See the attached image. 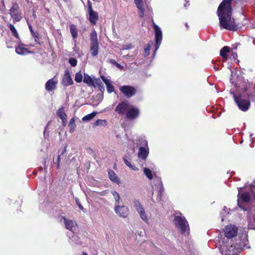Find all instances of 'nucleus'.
Segmentation results:
<instances>
[{"label": "nucleus", "mask_w": 255, "mask_h": 255, "mask_svg": "<svg viewBox=\"0 0 255 255\" xmlns=\"http://www.w3.org/2000/svg\"><path fill=\"white\" fill-rule=\"evenodd\" d=\"M104 123H106V121L102 120H97L94 123V125L96 126H101Z\"/></svg>", "instance_id": "nucleus-45"}, {"label": "nucleus", "mask_w": 255, "mask_h": 255, "mask_svg": "<svg viewBox=\"0 0 255 255\" xmlns=\"http://www.w3.org/2000/svg\"><path fill=\"white\" fill-rule=\"evenodd\" d=\"M253 133H251L250 135V140L252 141V142H253Z\"/></svg>", "instance_id": "nucleus-54"}, {"label": "nucleus", "mask_w": 255, "mask_h": 255, "mask_svg": "<svg viewBox=\"0 0 255 255\" xmlns=\"http://www.w3.org/2000/svg\"><path fill=\"white\" fill-rule=\"evenodd\" d=\"M226 238L224 239L223 243L233 242V238L237 235L238 228L236 226L232 225L227 226L224 230Z\"/></svg>", "instance_id": "nucleus-5"}, {"label": "nucleus", "mask_w": 255, "mask_h": 255, "mask_svg": "<svg viewBox=\"0 0 255 255\" xmlns=\"http://www.w3.org/2000/svg\"><path fill=\"white\" fill-rule=\"evenodd\" d=\"M66 151V147H65L61 151L60 154H59L58 156L57 159V168H60V161L61 159V157L63 155Z\"/></svg>", "instance_id": "nucleus-40"}, {"label": "nucleus", "mask_w": 255, "mask_h": 255, "mask_svg": "<svg viewBox=\"0 0 255 255\" xmlns=\"http://www.w3.org/2000/svg\"><path fill=\"white\" fill-rule=\"evenodd\" d=\"M88 13L89 14V20L90 22L94 25L96 24L99 18L98 13L93 10V9L88 11Z\"/></svg>", "instance_id": "nucleus-17"}, {"label": "nucleus", "mask_w": 255, "mask_h": 255, "mask_svg": "<svg viewBox=\"0 0 255 255\" xmlns=\"http://www.w3.org/2000/svg\"><path fill=\"white\" fill-rule=\"evenodd\" d=\"M140 111L137 108L130 105L126 113V117L128 120H133L138 117Z\"/></svg>", "instance_id": "nucleus-8"}, {"label": "nucleus", "mask_w": 255, "mask_h": 255, "mask_svg": "<svg viewBox=\"0 0 255 255\" xmlns=\"http://www.w3.org/2000/svg\"><path fill=\"white\" fill-rule=\"evenodd\" d=\"M249 229H252V230H255V225L251 223V221H250L249 225Z\"/></svg>", "instance_id": "nucleus-51"}, {"label": "nucleus", "mask_w": 255, "mask_h": 255, "mask_svg": "<svg viewBox=\"0 0 255 255\" xmlns=\"http://www.w3.org/2000/svg\"><path fill=\"white\" fill-rule=\"evenodd\" d=\"M69 63H70L71 66L75 67L77 65V61L74 58H70L69 59Z\"/></svg>", "instance_id": "nucleus-42"}, {"label": "nucleus", "mask_w": 255, "mask_h": 255, "mask_svg": "<svg viewBox=\"0 0 255 255\" xmlns=\"http://www.w3.org/2000/svg\"><path fill=\"white\" fill-rule=\"evenodd\" d=\"M62 125H63V126H65V125H66V120H64V121H62Z\"/></svg>", "instance_id": "nucleus-55"}, {"label": "nucleus", "mask_w": 255, "mask_h": 255, "mask_svg": "<svg viewBox=\"0 0 255 255\" xmlns=\"http://www.w3.org/2000/svg\"><path fill=\"white\" fill-rule=\"evenodd\" d=\"M121 92L127 98H130L134 96L136 93L135 89L130 86H123L120 88Z\"/></svg>", "instance_id": "nucleus-10"}, {"label": "nucleus", "mask_w": 255, "mask_h": 255, "mask_svg": "<svg viewBox=\"0 0 255 255\" xmlns=\"http://www.w3.org/2000/svg\"><path fill=\"white\" fill-rule=\"evenodd\" d=\"M87 6V11L93 10L92 3L89 0H88Z\"/></svg>", "instance_id": "nucleus-48"}, {"label": "nucleus", "mask_w": 255, "mask_h": 255, "mask_svg": "<svg viewBox=\"0 0 255 255\" xmlns=\"http://www.w3.org/2000/svg\"><path fill=\"white\" fill-rule=\"evenodd\" d=\"M111 193L115 199V206L120 205V204L121 202V200L119 194L116 191H112Z\"/></svg>", "instance_id": "nucleus-25"}, {"label": "nucleus", "mask_w": 255, "mask_h": 255, "mask_svg": "<svg viewBox=\"0 0 255 255\" xmlns=\"http://www.w3.org/2000/svg\"><path fill=\"white\" fill-rule=\"evenodd\" d=\"M143 172H144V174H145V175L149 180H151L152 179L153 175H152L151 171L149 169H148L146 167H144L143 168Z\"/></svg>", "instance_id": "nucleus-34"}, {"label": "nucleus", "mask_w": 255, "mask_h": 255, "mask_svg": "<svg viewBox=\"0 0 255 255\" xmlns=\"http://www.w3.org/2000/svg\"><path fill=\"white\" fill-rule=\"evenodd\" d=\"M68 126L70 128V132H73L75 130L76 125L75 121L74 118H72L70 120L68 124Z\"/></svg>", "instance_id": "nucleus-35"}, {"label": "nucleus", "mask_w": 255, "mask_h": 255, "mask_svg": "<svg viewBox=\"0 0 255 255\" xmlns=\"http://www.w3.org/2000/svg\"><path fill=\"white\" fill-rule=\"evenodd\" d=\"M115 65L118 68H121L122 67L121 65H120L119 63H117L116 62H114Z\"/></svg>", "instance_id": "nucleus-53"}, {"label": "nucleus", "mask_w": 255, "mask_h": 255, "mask_svg": "<svg viewBox=\"0 0 255 255\" xmlns=\"http://www.w3.org/2000/svg\"><path fill=\"white\" fill-rule=\"evenodd\" d=\"M82 255H88L86 253H83Z\"/></svg>", "instance_id": "nucleus-59"}, {"label": "nucleus", "mask_w": 255, "mask_h": 255, "mask_svg": "<svg viewBox=\"0 0 255 255\" xmlns=\"http://www.w3.org/2000/svg\"><path fill=\"white\" fill-rule=\"evenodd\" d=\"M189 5V3L188 2H186L185 4H184V6L185 7H187L188 5Z\"/></svg>", "instance_id": "nucleus-56"}, {"label": "nucleus", "mask_w": 255, "mask_h": 255, "mask_svg": "<svg viewBox=\"0 0 255 255\" xmlns=\"http://www.w3.org/2000/svg\"><path fill=\"white\" fill-rule=\"evenodd\" d=\"M62 83L65 86H68L73 84V81L68 70H66L65 72Z\"/></svg>", "instance_id": "nucleus-16"}, {"label": "nucleus", "mask_w": 255, "mask_h": 255, "mask_svg": "<svg viewBox=\"0 0 255 255\" xmlns=\"http://www.w3.org/2000/svg\"><path fill=\"white\" fill-rule=\"evenodd\" d=\"M57 115L62 121L66 120L67 115L65 113L64 107H61L57 110Z\"/></svg>", "instance_id": "nucleus-24"}, {"label": "nucleus", "mask_w": 255, "mask_h": 255, "mask_svg": "<svg viewBox=\"0 0 255 255\" xmlns=\"http://www.w3.org/2000/svg\"><path fill=\"white\" fill-rule=\"evenodd\" d=\"M95 79H92L88 74L84 73L83 82L87 84L89 86H93L95 85Z\"/></svg>", "instance_id": "nucleus-23"}, {"label": "nucleus", "mask_w": 255, "mask_h": 255, "mask_svg": "<svg viewBox=\"0 0 255 255\" xmlns=\"http://www.w3.org/2000/svg\"><path fill=\"white\" fill-rule=\"evenodd\" d=\"M97 112H93L92 113H90L85 116H84L82 118V120L83 121H89L91 120L92 119H93L96 115Z\"/></svg>", "instance_id": "nucleus-32"}, {"label": "nucleus", "mask_w": 255, "mask_h": 255, "mask_svg": "<svg viewBox=\"0 0 255 255\" xmlns=\"http://www.w3.org/2000/svg\"><path fill=\"white\" fill-rule=\"evenodd\" d=\"M214 69H216V70H218V68H217V67H214Z\"/></svg>", "instance_id": "nucleus-60"}, {"label": "nucleus", "mask_w": 255, "mask_h": 255, "mask_svg": "<svg viewBox=\"0 0 255 255\" xmlns=\"http://www.w3.org/2000/svg\"><path fill=\"white\" fill-rule=\"evenodd\" d=\"M133 205L134 207L135 208L136 211H139V210L143 208L142 205H141L139 200L137 199H133L132 201Z\"/></svg>", "instance_id": "nucleus-33"}, {"label": "nucleus", "mask_w": 255, "mask_h": 255, "mask_svg": "<svg viewBox=\"0 0 255 255\" xmlns=\"http://www.w3.org/2000/svg\"><path fill=\"white\" fill-rule=\"evenodd\" d=\"M230 52V48L228 46L223 47L220 50V55L225 60H227L228 58L227 53Z\"/></svg>", "instance_id": "nucleus-27"}, {"label": "nucleus", "mask_w": 255, "mask_h": 255, "mask_svg": "<svg viewBox=\"0 0 255 255\" xmlns=\"http://www.w3.org/2000/svg\"><path fill=\"white\" fill-rule=\"evenodd\" d=\"M63 219L66 228L73 233L77 228V223L71 220H69L65 218H64Z\"/></svg>", "instance_id": "nucleus-13"}, {"label": "nucleus", "mask_w": 255, "mask_h": 255, "mask_svg": "<svg viewBox=\"0 0 255 255\" xmlns=\"http://www.w3.org/2000/svg\"><path fill=\"white\" fill-rule=\"evenodd\" d=\"M99 43H91L90 53L92 56L95 57L99 53Z\"/></svg>", "instance_id": "nucleus-22"}, {"label": "nucleus", "mask_w": 255, "mask_h": 255, "mask_svg": "<svg viewBox=\"0 0 255 255\" xmlns=\"http://www.w3.org/2000/svg\"><path fill=\"white\" fill-rule=\"evenodd\" d=\"M107 87V90L108 93H111L114 91V87L111 84V81H109L107 84H105Z\"/></svg>", "instance_id": "nucleus-39"}, {"label": "nucleus", "mask_w": 255, "mask_h": 255, "mask_svg": "<svg viewBox=\"0 0 255 255\" xmlns=\"http://www.w3.org/2000/svg\"><path fill=\"white\" fill-rule=\"evenodd\" d=\"M232 78L230 79V82L234 84L237 88H239L240 90L237 95L234 92L233 98L239 109L242 111H247L250 106V101H255V78L245 80L240 76H238L236 82Z\"/></svg>", "instance_id": "nucleus-1"}, {"label": "nucleus", "mask_w": 255, "mask_h": 255, "mask_svg": "<svg viewBox=\"0 0 255 255\" xmlns=\"http://www.w3.org/2000/svg\"><path fill=\"white\" fill-rule=\"evenodd\" d=\"M123 160L124 161L125 163L126 164L127 166H128V167H129L130 168H131L132 169L135 170L133 166L131 164V163L126 158H124Z\"/></svg>", "instance_id": "nucleus-44"}, {"label": "nucleus", "mask_w": 255, "mask_h": 255, "mask_svg": "<svg viewBox=\"0 0 255 255\" xmlns=\"http://www.w3.org/2000/svg\"><path fill=\"white\" fill-rule=\"evenodd\" d=\"M108 175L110 179L113 182L117 183V184H119L120 183V181L118 176L116 175L115 172L110 169L108 171Z\"/></svg>", "instance_id": "nucleus-21"}, {"label": "nucleus", "mask_w": 255, "mask_h": 255, "mask_svg": "<svg viewBox=\"0 0 255 255\" xmlns=\"http://www.w3.org/2000/svg\"><path fill=\"white\" fill-rule=\"evenodd\" d=\"M185 26H186V27H188V25L187 23L186 24Z\"/></svg>", "instance_id": "nucleus-63"}, {"label": "nucleus", "mask_w": 255, "mask_h": 255, "mask_svg": "<svg viewBox=\"0 0 255 255\" xmlns=\"http://www.w3.org/2000/svg\"><path fill=\"white\" fill-rule=\"evenodd\" d=\"M94 86L98 87L99 89V90L102 92H103L105 91L104 85L100 79L95 78V85Z\"/></svg>", "instance_id": "nucleus-28"}, {"label": "nucleus", "mask_w": 255, "mask_h": 255, "mask_svg": "<svg viewBox=\"0 0 255 255\" xmlns=\"http://www.w3.org/2000/svg\"><path fill=\"white\" fill-rule=\"evenodd\" d=\"M155 186L157 187V190L158 192V196L157 198V200H160L161 197L162 195L164 192V188L162 183L161 179H158L156 180V183L155 184Z\"/></svg>", "instance_id": "nucleus-18"}, {"label": "nucleus", "mask_w": 255, "mask_h": 255, "mask_svg": "<svg viewBox=\"0 0 255 255\" xmlns=\"http://www.w3.org/2000/svg\"><path fill=\"white\" fill-rule=\"evenodd\" d=\"M8 27L12 33V34L16 38V41H19L20 38L19 36V34L17 31V30L15 28L14 26L12 24H9L8 25Z\"/></svg>", "instance_id": "nucleus-26"}, {"label": "nucleus", "mask_w": 255, "mask_h": 255, "mask_svg": "<svg viewBox=\"0 0 255 255\" xmlns=\"http://www.w3.org/2000/svg\"><path fill=\"white\" fill-rule=\"evenodd\" d=\"M153 28L155 33V51L154 55L155 54L156 51L159 49L162 40V33L160 28L152 21Z\"/></svg>", "instance_id": "nucleus-6"}, {"label": "nucleus", "mask_w": 255, "mask_h": 255, "mask_svg": "<svg viewBox=\"0 0 255 255\" xmlns=\"http://www.w3.org/2000/svg\"><path fill=\"white\" fill-rule=\"evenodd\" d=\"M101 78H102L103 81L105 83V84H107L108 82L111 81L110 80L106 78L104 76H101Z\"/></svg>", "instance_id": "nucleus-49"}, {"label": "nucleus", "mask_w": 255, "mask_h": 255, "mask_svg": "<svg viewBox=\"0 0 255 255\" xmlns=\"http://www.w3.org/2000/svg\"><path fill=\"white\" fill-rule=\"evenodd\" d=\"M149 154L148 147L140 146L138 151V157L143 160H145Z\"/></svg>", "instance_id": "nucleus-15"}, {"label": "nucleus", "mask_w": 255, "mask_h": 255, "mask_svg": "<svg viewBox=\"0 0 255 255\" xmlns=\"http://www.w3.org/2000/svg\"><path fill=\"white\" fill-rule=\"evenodd\" d=\"M137 212L139 214L141 219L145 223H147L148 219L144 208H142Z\"/></svg>", "instance_id": "nucleus-29"}, {"label": "nucleus", "mask_w": 255, "mask_h": 255, "mask_svg": "<svg viewBox=\"0 0 255 255\" xmlns=\"http://www.w3.org/2000/svg\"><path fill=\"white\" fill-rule=\"evenodd\" d=\"M173 223L179 232L185 236L190 233L189 223L181 213H176L173 219Z\"/></svg>", "instance_id": "nucleus-3"}, {"label": "nucleus", "mask_w": 255, "mask_h": 255, "mask_svg": "<svg viewBox=\"0 0 255 255\" xmlns=\"http://www.w3.org/2000/svg\"><path fill=\"white\" fill-rule=\"evenodd\" d=\"M214 69H216V70H218V68H217V67H214Z\"/></svg>", "instance_id": "nucleus-61"}, {"label": "nucleus", "mask_w": 255, "mask_h": 255, "mask_svg": "<svg viewBox=\"0 0 255 255\" xmlns=\"http://www.w3.org/2000/svg\"><path fill=\"white\" fill-rule=\"evenodd\" d=\"M75 201L76 202V204L77 205H78V207L79 208V209L81 210H84V207H83V206L81 205V203H80V200L78 198H75Z\"/></svg>", "instance_id": "nucleus-46"}, {"label": "nucleus", "mask_w": 255, "mask_h": 255, "mask_svg": "<svg viewBox=\"0 0 255 255\" xmlns=\"http://www.w3.org/2000/svg\"><path fill=\"white\" fill-rule=\"evenodd\" d=\"M70 33L72 35V37L74 39H75L77 37L78 33L76 29V27L74 24H71L70 27Z\"/></svg>", "instance_id": "nucleus-30"}, {"label": "nucleus", "mask_w": 255, "mask_h": 255, "mask_svg": "<svg viewBox=\"0 0 255 255\" xmlns=\"http://www.w3.org/2000/svg\"><path fill=\"white\" fill-rule=\"evenodd\" d=\"M57 83V81L54 80L53 78L49 80L45 83V90L48 92L54 91L56 89Z\"/></svg>", "instance_id": "nucleus-14"}, {"label": "nucleus", "mask_w": 255, "mask_h": 255, "mask_svg": "<svg viewBox=\"0 0 255 255\" xmlns=\"http://www.w3.org/2000/svg\"><path fill=\"white\" fill-rule=\"evenodd\" d=\"M133 48V46L131 44H127L124 45L123 46V48L122 49V50H129Z\"/></svg>", "instance_id": "nucleus-43"}, {"label": "nucleus", "mask_w": 255, "mask_h": 255, "mask_svg": "<svg viewBox=\"0 0 255 255\" xmlns=\"http://www.w3.org/2000/svg\"><path fill=\"white\" fill-rule=\"evenodd\" d=\"M252 28H255V24H252Z\"/></svg>", "instance_id": "nucleus-58"}, {"label": "nucleus", "mask_w": 255, "mask_h": 255, "mask_svg": "<svg viewBox=\"0 0 255 255\" xmlns=\"http://www.w3.org/2000/svg\"><path fill=\"white\" fill-rule=\"evenodd\" d=\"M230 209H228L227 207L225 206L222 210V211L221 213V221L222 222H223L224 220V218L229 213V211H230Z\"/></svg>", "instance_id": "nucleus-36"}, {"label": "nucleus", "mask_w": 255, "mask_h": 255, "mask_svg": "<svg viewBox=\"0 0 255 255\" xmlns=\"http://www.w3.org/2000/svg\"><path fill=\"white\" fill-rule=\"evenodd\" d=\"M114 62H115L114 60H113V61H112V63H114V64H115Z\"/></svg>", "instance_id": "nucleus-64"}, {"label": "nucleus", "mask_w": 255, "mask_h": 255, "mask_svg": "<svg viewBox=\"0 0 255 255\" xmlns=\"http://www.w3.org/2000/svg\"><path fill=\"white\" fill-rule=\"evenodd\" d=\"M237 54L236 53L233 54V57L234 58H235L237 57Z\"/></svg>", "instance_id": "nucleus-57"}, {"label": "nucleus", "mask_w": 255, "mask_h": 255, "mask_svg": "<svg viewBox=\"0 0 255 255\" xmlns=\"http://www.w3.org/2000/svg\"><path fill=\"white\" fill-rule=\"evenodd\" d=\"M115 213L120 217L126 218L128 216V208L124 205L115 206Z\"/></svg>", "instance_id": "nucleus-9"}, {"label": "nucleus", "mask_w": 255, "mask_h": 255, "mask_svg": "<svg viewBox=\"0 0 255 255\" xmlns=\"http://www.w3.org/2000/svg\"><path fill=\"white\" fill-rule=\"evenodd\" d=\"M136 141H137L136 143L137 146L148 147L147 140L144 135H140L138 136Z\"/></svg>", "instance_id": "nucleus-19"}, {"label": "nucleus", "mask_w": 255, "mask_h": 255, "mask_svg": "<svg viewBox=\"0 0 255 255\" xmlns=\"http://www.w3.org/2000/svg\"><path fill=\"white\" fill-rule=\"evenodd\" d=\"M250 221H251V223L255 225V214L253 216L252 218H250L249 219V223H250ZM249 224H248V225Z\"/></svg>", "instance_id": "nucleus-50"}, {"label": "nucleus", "mask_w": 255, "mask_h": 255, "mask_svg": "<svg viewBox=\"0 0 255 255\" xmlns=\"http://www.w3.org/2000/svg\"><path fill=\"white\" fill-rule=\"evenodd\" d=\"M18 10L19 6L16 2L12 4V6L9 10V14L14 22L20 21L22 18L21 13L18 12Z\"/></svg>", "instance_id": "nucleus-7"}, {"label": "nucleus", "mask_w": 255, "mask_h": 255, "mask_svg": "<svg viewBox=\"0 0 255 255\" xmlns=\"http://www.w3.org/2000/svg\"><path fill=\"white\" fill-rule=\"evenodd\" d=\"M136 7L139 10V14L140 17H143L144 14L143 2L142 0H134Z\"/></svg>", "instance_id": "nucleus-20"}, {"label": "nucleus", "mask_w": 255, "mask_h": 255, "mask_svg": "<svg viewBox=\"0 0 255 255\" xmlns=\"http://www.w3.org/2000/svg\"><path fill=\"white\" fill-rule=\"evenodd\" d=\"M254 186V185H251L250 187V191L244 192H242V191L244 188H245V187L238 188L239 191L238 195V205L243 211H246L247 209L243 207L242 204L250 202L251 199L254 196V193L252 191V187Z\"/></svg>", "instance_id": "nucleus-4"}, {"label": "nucleus", "mask_w": 255, "mask_h": 255, "mask_svg": "<svg viewBox=\"0 0 255 255\" xmlns=\"http://www.w3.org/2000/svg\"><path fill=\"white\" fill-rule=\"evenodd\" d=\"M48 124L46 126V127L45 128V130H44V133H43L44 137L45 138H47L48 137V136H49V131H47V128H48Z\"/></svg>", "instance_id": "nucleus-47"}, {"label": "nucleus", "mask_w": 255, "mask_h": 255, "mask_svg": "<svg viewBox=\"0 0 255 255\" xmlns=\"http://www.w3.org/2000/svg\"><path fill=\"white\" fill-rule=\"evenodd\" d=\"M77 238V236H73L72 237V241L75 242V243L77 244H79L80 243V242L78 241L77 240H76V239Z\"/></svg>", "instance_id": "nucleus-52"}, {"label": "nucleus", "mask_w": 255, "mask_h": 255, "mask_svg": "<svg viewBox=\"0 0 255 255\" xmlns=\"http://www.w3.org/2000/svg\"><path fill=\"white\" fill-rule=\"evenodd\" d=\"M83 75L81 72L80 71L77 72L75 74V80L77 83H81L82 81Z\"/></svg>", "instance_id": "nucleus-37"}, {"label": "nucleus", "mask_w": 255, "mask_h": 255, "mask_svg": "<svg viewBox=\"0 0 255 255\" xmlns=\"http://www.w3.org/2000/svg\"><path fill=\"white\" fill-rule=\"evenodd\" d=\"M153 44V42H151L150 43L147 44L144 47V57L147 56L149 54V51L150 49L151 45Z\"/></svg>", "instance_id": "nucleus-38"}, {"label": "nucleus", "mask_w": 255, "mask_h": 255, "mask_svg": "<svg viewBox=\"0 0 255 255\" xmlns=\"http://www.w3.org/2000/svg\"><path fill=\"white\" fill-rule=\"evenodd\" d=\"M16 42L18 43V45L15 48V52L17 54L23 55L30 53V51L25 48L24 45L21 43L20 40L19 41H16Z\"/></svg>", "instance_id": "nucleus-12"}, {"label": "nucleus", "mask_w": 255, "mask_h": 255, "mask_svg": "<svg viewBox=\"0 0 255 255\" xmlns=\"http://www.w3.org/2000/svg\"><path fill=\"white\" fill-rule=\"evenodd\" d=\"M90 40L91 43H98L97 34L96 31L95 30H93L91 33Z\"/></svg>", "instance_id": "nucleus-31"}, {"label": "nucleus", "mask_w": 255, "mask_h": 255, "mask_svg": "<svg viewBox=\"0 0 255 255\" xmlns=\"http://www.w3.org/2000/svg\"><path fill=\"white\" fill-rule=\"evenodd\" d=\"M238 239L236 240L235 243L229 242L230 246L221 245L219 249L222 255H238L242 251L249 249L248 235L246 230H243L242 233H239Z\"/></svg>", "instance_id": "nucleus-2"}, {"label": "nucleus", "mask_w": 255, "mask_h": 255, "mask_svg": "<svg viewBox=\"0 0 255 255\" xmlns=\"http://www.w3.org/2000/svg\"><path fill=\"white\" fill-rule=\"evenodd\" d=\"M65 2H67L69 0H63Z\"/></svg>", "instance_id": "nucleus-62"}, {"label": "nucleus", "mask_w": 255, "mask_h": 255, "mask_svg": "<svg viewBox=\"0 0 255 255\" xmlns=\"http://www.w3.org/2000/svg\"><path fill=\"white\" fill-rule=\"evenodd\" d=\"M27 24H28V27H29V30H30V32H31V35L34 37L37 38L38 37V33L37 32H34V31L33 30L31 24L29 22V21L28 20L27 21Z\"/></svg>", "instance_id": "nucleus-41"}, {"label": "nucleus", "mask_w": 255, "mask_h": 255, "mask_svg": "<svg viewBox=\"0 0 255 255\" xmlns=\"http://www.w3.org/2000/svg\"><path fill=\"white\" fill-rule=\"evenodd\" d=\"M129 103L127 101H125L119 103L115 109V112L120 115L126 114L130 107Z\"/></svg>", "instance_id": "nucleus-11"}]
</instances>
